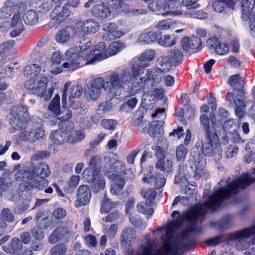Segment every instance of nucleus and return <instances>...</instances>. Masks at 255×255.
Wrapping results in <instances>:
<instances>
[{"mask_svg":"<svg viewBox=\"0 0 255 255\" xmlns=\"http://www.w3.org/2000/svg\"><path fill=\"white\" fill-rule=\"evenodd\" d=\"M200 121L203 127L205 141L193 148L192 155L195 162H200L203 154L207 156H214L215 160H219L222 157V149L220 142L219 137L217 136V131L221 128V126L209 127L208 117L203 114L200 116Z\"/></svg>","mask_w":255,"mask_h":255,"instance_id":"1","label":"nucleus"},{"mask_svg":"<svg viewBox=\"0 0 255 255\" xmlns=\"http://www.w3.org/2000/svg\"><path fill=\"white\" fill-rule=\"evenodd\" d=\"M230 179V177L221 179L218 183L220 187L215 190L223 203L225 200L235 198L241 191L255 183V177L249 172L243 173L236 179Z\"/></svg>","mask_w":255,"mask_h":255,"instance_id":"2","label":"nucleus"},{"mask_svg":"<svg viewBox=\"0 0 255 255\" xmlns=\"http://www.w3.org/2000/svg\"><path fill=\"white\" fill-rule=\"evenodd\" d=\"M51 171L48 165L44 162H40L36 164H32L29 168V171L25 174H28L26 180L22 176L24 181L23 188L25 191H30L34 188L42 190L46 187L49 181L45 178L48 177Z\"/></svg>","mask_w":255,"mask_h":255,"instance_id":"3","label":"nucleus"},{"mask_svg":"<svg viewBox=\"0 0 255 255\" xmlns=\"http://www.w3.org/2000/svg\"><path fill=\"white\" fill-rule=\"evenodd\" d=\"M223 205V201L216 191H214L203 203L195 204L186 211L189 222L195 225L200 219L207 215L208 211L214 213L219 210Z\"/></svg>","mask_w":255,"mask_h":255,"instance_id":"4","label":"nucleus"},{"mask_svg":"<svg viewBox=\"0 0 255 255\" xmlns=\"http://www.w3.org/2000/svg\"><path fill=\"white\" fill-rule=\"evenodd\" d=\"M127 168L125 164L122 161H116L111 166V170L104 173L110 179L113 181L110 188L112 194L119 195L126 184V180L123 175L126 174Z\"/></svg>","mask_w":255,"mask_h":255,"instance_id":"5","label":"nucleus"},{"mask_svg":"<svg viewBox=\"0 0 255 255\" xmlns=\"http://www.w3.org/2000/svg\"><path fill=\"white\" fill-rule=\"evenodd\" d=\"M48 79L46 77H42L40 79H31L27 80L24 83V87L29 91V93L35 95L38 97H43L48 101L52 97L56 86V83L52 84V86L46 92L47 84Z\"/></svg>","mask_w":255,"mask_h":255,"instance_id":"6","label":"nucleus"},{"mask_svg":"<svg viewBox=\"0 0 255 255\" xmlns=\"http://www.w3.org/2000/svg\"><path fill=\"white\" fill-rule=\"evenodd\" d=\"M83 42H80L79 45L80 52H74L72 49L67 50L65 52L66 62H64L62 66L71 71H74L85 65L89 64L90 56L87 55L85 50L83 49Z\"/></svg>","mask_w":255,"mask_h":255,"instance_id":"7","label":"nucleus"},{"mask_svg":"<svg viewBox=\"0 0 255 255\" xmlns=\"http://www.w3.org/2000/svg\"><path fill=\"white\" fill-rule=\"evenodd\" d=\"M129 82V71L124 68L121 73L113 72L108 76L105 86V91L112 96H117L118 92L124 89V85Z\"/></svg>","mask_w":255,"mask_h":255,"instance_id":"8","label":"nucleus"},{"mask_svg":"<svg viewBox=\"0 0 255 255\" xmlns=\"http://www.w3.org/2000/svg\"><path fill=\"white\" fill-rule=\"evenodd\" d=\"M10 115V124L13 128L19 130L26 129L31 121L34 120L31 119L27 108L21 105L12 107Z\"/></svg>","mask_w":255,"mask_h":255,"instance_id":"9","label":"nucleus"},{"mask_svg":"<svg viewBox=\"0 0 255 255\" xmlns=\"http://www.w3.org/2000/svg\"><path fill=\"white\" fill-rule=\"evenodd\" d=\"M71 117V111L67 110L66 114L59 118L62 122H64L62 128L58 130H55L50 135V138L54 143L61 145L66 142H69V137L68 128H69V129H73L74 128L73 123L68 122Z\"/></svg>","mask_w":255,"mask_h":255,"instance_id":"10","label":"nucleus"},{"mask_svg":"<svg viewBox=\"0 0 255 255\" xmlns=\"http://www.w3.org/2000/svg\"><path fill=\"white\" fill-rule=\"evenodd\" d=\"M83 176L85 180L90 184L94 193H98L100 190L105 188V179L100 174V170H94L91 168H86L83 172Z\"/></svg>","mask_w":255,"mask_h":255,"instance_id":"11","label":"nucleus"},{"mask_svg":"<svg viewBox=\"0 0 255 255\" xmlns=\"http://www.w3.org/2000/svg\"><path fill=\"white\" fill-rule=\"evenodd\" d=\"M91 44V42L90 40L86 43H83V49L85 50L87 55L90 56V63L105 59L110 56L105 42H101L98 43L93 51L90 48Z\"/></svg>","mask_w":255,"mask_h":255,"instance_id":"12","label":"nucleus"},{"mask_svg":"<svg viewBox=\"0 0 255 255\" xmlns=\"http://www.w3.org/2000/svg\"><path fill=\"white\" fill-rule=\"evenodd\" d=\"M140 193L145 200V203L143 202L139 203L137 205V210L139 212L150 218L154 213L153 208L150 206L154 203L156 196V191L153 188H149L145 191L141 190Z\"/></svg>","mask_w":255,"mask_h":255,"instance_id":"13","label":"nucleus"},{"mask_svg":"<svg viewBox=\"0 0 255 255\" xmlns=\"http://www.w3.org/2000/svg\"><path fill=\"white\" fill-rule=\"evenodd\" d=\"M80 4V0H71L70 3H66L62 7L57 5L50 13V17L59 23L69 17L71 13L70 6L77 7Z\"/></svg>","mask_w":255,"mask_h":255,"instance_id":"14","label":"nucleus"},{"mask_svg":"<svg viewBox=\"0 0 255 255\" xmlns=\"http://www.w3.org/2000/svg\"><path fill=\"white\" fill-rule=\"evenodd\" d=\"M102 89L105 90V81L102 77H97L87 84L85 93L88 98L96 101L100 97Z\"/></svg>","mask_w":255,"mask_h":255,"instance_id":"15","label":"nucleus"},{"mask_svg":"<svg viewBox=\"0 0 255 255\" xmlns=\"http://www.w3.org/2000/svg\"><path fill=\"white\" fill-rule=\"evenodd\" d=\"M201 39L197 36L184 37L181 41V47L185 53H196L201 49Z\"/></svg>","mask_w":255,"mask_h":255,"instance_id":"16","label":"nucleus"},{"mask_svg":"<svg viewBox=\"0 0 255 255\" xmlns=\"http://www.w3.org/2000/svg\"><path fill=\"white\" fill-rule=\"evenodd\" d=\"M91 190L88 185H81L77 189L76 199L74 201V206L78 208L88 205L91 198Z\"/></svg>","mask_w":255,"mask_h":255,"instance_id":"17","label":"nucleus"},{"mask_svg":"<svg viewBox=\"0 0 255 255\" xmlns=\"http://www.w3.org/2000/svg\"><path fill=\"white\" fill-rule=\"evenodd\" d=\"M75 26L83 33L81 34L83 37L88 33H95L100 28L99 23L93 19L78 21L75 23Z\"/></svg>","mask_w":255,"mask_h":255,"instance_id":"18","label":"nucleus"},{"mask_svg":"<svg viewBox=\"0 0 255 255\" xmlns=\"http://www.w3.org/2000/svg\"><path fill=\"white\" fill-rule=\"evenodd\" d=\"M226 99L229 102V107H235V113L239 118H242L244 116V112L246 105L244 100L235 98L233 93H228L226 96Z\"/></svg>","mask_w":255,"mask_h":255,"instance_id":"19","label":"nucleus"},{"mask_svg":"<svg viewBox=\"0 0 255 255\" xmlns=\"http://www.w3.org/2000/svg\"><path fill=\"white\" fill-rule=\"evenodd\" d=\"M142 181L145 183L153 184L156 189L162 188L166 183V179L162 174L156 173L153 176L151 170L144 173Z\"/></svg>","mask_w":255,"mask_h":255,"instance_id":"20","label":"nucleus"},{"mask_svg":"<svg viewBox=\"0 0 255 255\" xmlns=\"http://www.w3.org/2000/svg\"><path fill=\"white\" fill-rule=\"evenodd\" d=\"M206 45L210 49H214L215 53L219 55H226L229 52L228 45L221 42L216 36L209 38L206 41Z\"/></svg>","mask_w":255,"mask_h":255,"instance_id":"21","label":"nucleus"},{"mask_svg":"<svg viewBox=\"0 0 255 255\" xmlns=\"http://www.w3.org/2000/svg\"><path fill=\"white\" fill-rule=\"evenodd\" d=\"M164 122L162 121H156L151 122L147 129V133L153 138L159 139L164 134L163 126Z\"/></svg>","mask_w":255,"mask_h":255,"instance_id":"22","label":"nucleus"},{"mask_svg":"<svg viewBox=\"0 0 255 255\" xmlns=\"http://www.w3.org/2000/svg\"><path fill=\"white\" fill-rule=\"evenodd\" d=\"M23 246L18 238H12L9 244L2 247L3 251L12 255H19V253L22 250Z\"/></svg>","mask_w":255,"mask_h":255,"instance_id":"23","label":"nucleus"},{"mask_svg":"<svg viewBox=\"0 0 255 255\" xmlns=\"http://www.w3.org/2000/svg\"><path fill=\"white\" fill-rule=\"evenodd\" d=\"M254 235H255V225L250 228H245L228 234L226 240L236 241L241 239H248Z\"/></svg>","mask_w":255,"mask_h":255,"instance_id":"24","label":"nucleus"},{"mask_svg":"<svg viewBox=\"0 0 255 255\" xmlns=\"http://www.w3.org/2000/svg\"><path fill=\"white\" fill-rule=\"evenodd\" d=\"M76 27L73 25H68L64 29L59 31L56 35V40L57 42L64 43L75 35Z\"/></svg>","mask_w":255,"mask_h":255,"instance_id":"25","label":"nucleus"},{"mask_svg":"<svg viewBox=\"0 0 255 255\" xmlns=\"http://www.w3.org/2000/svg\"><path fill=\"white\" fill-rule=\"evenodd\" d=\"M164 71L158 67L147 69L146 71L145 80L147 83L151 80L155 83H159L163 77Z\"/></svg>","mask_w":255,"mask_h":255,"instance_id":"26","label":"nucleus"},{"mask_svg":"<svg viewBox=\"0 0 255 255\" xmlns=\"http://www.w3.org/2000/svg\"><path fill=\"white\" fill-rule=\"evenodd\" d=\"M145 67H147L146 64L141 63V60L139 59H134L130 70L126 68L129 71V80L138 77L141 71H143Z\"/></svg>","mask_w":255,"mask_h":255,"instance_id":"27","label":"nucleus"},{"mask_svg":"<svg viewBox=\"0 0 255 255\" xmlns=\"http://www.w3.org/2000/svg\"><path fill=\"white\" fill-rule=\"evenodd\" d=\"M92 14L98 19H105L111 14L109 6L104 4L94 5L91 9Z\"/></svg>","mask_w":255,"mask_h":255,"instance_id":"28","label":"nucleus"},{"mask_svg":"<svg viewBox=\"0 0 255 255\" xmlns=\"http://www.w3.org/2000/svg\"><path fill=\"white\" fill-rule=\"evenodd\" d=\"M161 34V32L144 31L139 36L138 40L143 44H151L158 42V38Z\"/></svg>","mask_w":255,"mask_h":255,"instance_id":"29","label":"nucleus"},{"mask_svg":"<svg viewBox=\"0 0 255 255\" xmlns=\"http://www.w3.org/2000/svg\"><path fill=\"white\" fill-rule=\"evenodd\" d=\"M147 84L145 77H142L140 78L139 81L134 80L131 83L130 87L128 86L127 91L128 92L129 97H131L139 92L141 89L144 90Z\"/></svg>","mask_w":255,"mask_h":255,"instance_id":"30","label":"nucleus"},{"mask_svg":"<svg viewBox=\"0 0 255 255\" xmlns=\"http://www.w3.org/2000/svg\"><path fill=\"white\" fill-rule=\"evenodd\" d=\"M68 233L67 227H57L49 236L48 242L50 244H55L60 241Z\"/></svg>","mask_w":255,"mask_h":255,"instance_id":"31","label":"nucleus"},{"mask_svg":"<svg viewBox=\"0 0 255 255\" xmlns=\"http://www.w3.org/2000/svg\"><path fill=\"white\" fill-rule=\"evenodd\" d=\"M235 3L234 0H215L213 3L212 7L215 11L221 13L225 11L226 8H234Z\"/></svg>","mask_w":255,"mask_h":255,"instance_id":"32","label":"nucleus"},{"mask_svg":"<svg viewBox=\"0 0 255 255\" xmlns=\"http://www.w3.org/2000/svg\"><path fill=\"white\" fill-rule=\"evenodd\" d=\"M211 124H209V127L213 128V126H221V128L217 131V136L219 137V133L221 130L224 129L225 130H229L233 126L235 125V122L233 119H229L225 121L223 125L219 121H216L215 117L213 116L210 118Z\"/></svg>","mask_w":255,"mask_h":255,"instance_id":"33","label":"nucleus"},{"mask_svg":"<svg viewBox=\"0 0 255 255\" xmlns=\"http://www.w3.org/2000/svg\"><path fill=\"white\" fill-rule=\"evenodd\" d=\"M11 24L12 27H15V29L10 32L9 35L11 37H15L19 36L24 29L18 15H14L13 16Z\"/></svg>","mask_w":255,"mask_h":255,"instance_id":"34","label":"nucleus"},{"mask_svg":"<svg viewBox=\"0 0 255 255\" xmlns=\"http://www.w3.org/2000/svg\"><path fill=\"white\" fill-rule=\"evenodd\" d=\"M255 0H242V15L243 20L248 21L250 13L254 7Z\"/></svg>","mask_w":255,"mask_h":255,"instance_id":"35","label":"nucleus"},{"mask_svg":"<svg viewBox=\"0 0 255 255\" xmlns=\"http://www.w3.org/2000/svg\"><path fill=\"white\" fill-rule=\"evenodd\" d=\"M30 125H31L32 127V130L34 134L35 142L37 139L43 138L45 136V131L42 127L41 122H39V120L34 119V120L31 121Z\"/></svg>","mask_w":255,"mask_h":255,"instance_id":"36","label":"nucleus"},{"mask_svg":"<svg viewBox=\"0 0 255 255\" xmlns=\"http://www.w3.org/2000/svg\"><path fill=\"white\" fill-rule=\"evenodd\" d=\"M164 8L165 10H167L166 13H163V15H165L170 13L173 15H177L179 13H181V12H178L177 8L179 5L180 3L178 0H164Z\"/></svg>","mask_w":255,"mask_h":255,"instance_id":"37","label":"nucleus"},{"mask_svg":"<svg viewBox=\"0 0 255 255\" xmlns=\"http://www.w3.org/2000/svg\"><path fill=\"white\" fill-rule=\"evenodd\" d=\"M69 130V143L72 144L80 142L84 140L85 138V132L83 129L74 130L72 131V129Z\"/></svg>","mask_w":255,"mask_h":255,"instance_id":"38","label":"nucleus"},{"mask_svg":"<svg viewBox=\"0 0 255 255\" xmlns=\"http://www.w3.org/2000/svg\"><path fill=\"white\" fill-rule=\"evenodd\" d=\"M60 99V96L58 94H55L48 107V110L55 116H58L61 114Z\"/></svg>","mask_w":255,"mask_h":255,"instance_id":"39","label":"nucleus"},{"mask_svg":"<svg viewBox=\"0 0 255 255\" xmlns=\"http://www.w3.org/2000/svg\"><path fill=\"white\" fill-rule=\"evenodd\" d=\"M155 168L164 173H169L172 169V162L169 159L158 160L155 164Z\"/></svg>","mask_w":255,"mask_h":255,"instance_id":"40","label":"nucleus"},{"mask_svg":"<svg viewBox=\"0 0 255 255\" xmlns=\"http://www.w3.org/2000/svg\"><path fill=\"white\" fill-rule=\"evenodd\" d=\"M136 232L135 230L131 227H127L125 228L121 235L122 241L125 243H130L133 242L135 240Z\"/></svg>","mask_w":255,"mask_h":255,"instance_id":"41","label":"nucleus"},{"mask_svg":"<svg viewBox=\"0 0 255 255\" xmlns=\"http://www.w3.org/2000/svg\"><path fill=\"white\" fill-rule=\"evenodd\" d=\"M168 55L174 66L179 65L183 60V55L182 52L178 49L170 50Z\"/></svg>","mask_w":255,"mask_h":255,"instance_id":"42","label":"nucleus"},{"mask_svg":"<svg viewBox=\"0 0 255 255\" xmlns=\"http://www.w3.org/2000/svg\"><path fill=\"white\" fill-rule=\"evenodd\" d=\"M22 18L25 24L32 25L37 21L38 15L36 11L30 9L24 13Z\"/></svg>","mask_w":255,"mask_h":255,"instance_id":"43","label":"nucleus"},{"mask_svg":"<svg viewBox=\"0 0 255 255\" xmlns=\"http://www.w3.org/2000/svg\"><path fill=\"white\" fill-rule=\"evenodd\" d=\"M157 65L161 67V70L167 72L171 69L173 64L168 56L164 55L157 59Z\"/></svg>","mask_w":255,"mask_h":255,"instance_id":"44","label":"nucleus"},{"mask_svg":"<svg viewBox=\"0 0 255 255\" xmlns=\"http://www.w3.org/2000/svg\"><path fill=\"white\" fill-rule=\"evenodd\" d=\"M167 239L164 242V246L166 253L170 255H175L179 250V247L178 243L172 245L170 240L168 238V231H167Z\"/></svg>","mask_w":255,"mask_h":255,"instance_id":"45","label":"nucleus"},{"mask_svg":"<svg viewBox=\"0 0 255 255\" xmlns=\"http://www.w3.org/2000/svg\"><path fill=\"white\" fill-rule=\"evenodd\" d=\"M107 31L108 36L110 39H116L122 35V32L117 30V25L115 23H110L105 27Z\"/></svg>","mask_w":255,"mask_h":255,"instance_id":"46","label":"nucleus"},{"mask_svg":"<svg viewBox=\"0 0 255 255\" xmlns=\"http://www.w3.org/2000/svg\"><path fill=\"white\" fill-rule=\"evenodd\" d=\"M25 129H22L23 130L19 132L18 134V139L23 142L29 141L31 143L34 142L35 138L33 134V131L32 130V128L29 131H27Z\"/></svg>","mask_w":255,"mask_h":255,"instance_id":"47","label":"nucleus"},{"mask_svg":"<svg viewBox=\"0 0 255 255\" xmlns=\"http://www.w3.org/2000/svg\"><path fill=\"white\" fill-rule=\"evenodd\" d=\"M41 71V67L38 64H33L26 66L24 70V75L30 77L37 76Z\"/></svg>","mask_w":255,"mask_h":255,"instance_id":"48","label":"nucleus"},{"mask_svg":"<svg viewBox=\"0 0 255 255\" xmlns=\"http://www.w3.org/2000/svg\"><path fill=\"white\" fill-rule=\"evenodd\" d=\"M155 56V52L152 50H146L142 52L137 59L141 60V63L147 64V67L149 65V62L152 60Z\"/></svg>","mask_w":255,"mask_h":255,"instance_id":"49","label":"nucleus"},{"mask_svg":"<svg viewBox=\"0 0 255 255\" xmlns=\"http://www.w3.org/2000/svg\"><path fill=\"white\" fill-rule=\"evenodd\" d=\"M125 47V44L119 40L113 42L109 46L108 53L110 56L116 55Z\"/></svg>","mask_w":255,"mask_h":255,"instance_id":"50","label":"nucleus"},{"mask_svg":"<svg viewBox=\"0 0 255 255\" xmlns=\"http://www.w3.org/2000/svg\"><path fill=\"white\" fill-rule=\"evenodd\" d=\"M118 123L116 120L104 119L101 120L100 125L101 127L109 130L114 131Z\"/></svg>","mask_w":255,"mask_h":255,"instance_id":"51","label":"nucleus"},{"mask_svg":"<svg viewBox=\"0 0 255 255\" xmlns=\"http://www.w3.org/2000/svg\"><path fill=\"white\" fill-rule=\"evenodd\" d=\"M158 43L163 46L171 47L175 44L176 40L174 37H172L169 35H164L162 38L161 34L158 38Z\"/></svg>","mask_w":255,"mask_h":255,"instance_id":"52","label":"nucleus"},{"mask_svg":"<svg viewBox=\"0 0 255 255\" xmlns=\"http://www.w3.org/2000/svg\"><path fill=\"white\" fill-rule=\"evenodd\" d=\"M116 206V205L108 198L106 194H105L101 206V211L107 213Z\"/></svg>","mask_w":255,"mask_h":255,"instance_id":"53","label":"nucleus"},{"mask_svg":"<svg viewBox=\"0 0 255 255\" xmlns=\"http://www.w3.org/2000/svg\"><path fill=\"white\" fill-rule=\"evenodd\" d=\"M232 224V218L230 216H226L217 223L219 229L222 231L230 228Z\"/></svg>","mask_w":255,"mask_h":255,"instance_id":"54","label":"nucleus"},{"mask_svg":"<svg viewBox=\"0 0 255 255\" xmlns=\"http://www.w3.org/2000/svg\"><path fill=\"white\" fill-rule=\"evenodd\" d=\"M188 149L183 144L179 145L176 149V158L178 161H184L188 153Z\"/></svg>","mask_w":255,"mask_h":255,"instance_id":"55","label":"nucleus"},{"mask_svg":"<svg viewBox=\"0 0 255 255\" xmlns=\"http://www.w3.org/2000/svg\"><path fill=\"white\" fill-rule=\"evenodd\" d=\"M227 236H228V235ZM224 235H221L214 238H210L206 240L205 243L208 246H216L224 243L225 241H228L226 240L227 237H226L225 240H224Z\"/></svg>","mask_w":255,"mask_h":255,"instance_id":"56","label":"nucleus"},{"mask_svg":"<svg viewBox=\"0 0 255 255\" xmlns=\"http://www.w3.org/2000/svg\"><path fill=\"white\" fill-rule=\"evenodd\" d=\"M241 77L239 74H236L235 75H231L229 77L228 83V84L234 88L235 90L238 89V86H240Z\"/></svg>","mask_w":255,"mask_h":255,"instance_id":"57","label":"nucleus"},{"mask_svg":"<svg viewBox=\"0 0 255 255\" xmlns=\"http://www.w3.org/2000/svg\"><path fill=\"white\" fill-rule=\"evenodd\" d=\"M51 255H63L66 253L67 248L63 243H59L55 245L51 249Z\"/></svg>","mask_w":255,"mask_h":255,"instance_id":"58","label":"nucleus"},{"mask_svg":"<svg viewBox=\"0 0 255 255\" xmlns=\"http://www.w3.org/2000/svg\"><path fill=\"white\" fill-rule=\"evenodd\" d=\"M189 222V219L186 212L182 215L178 216L175 220H174L171 224L170 226L174 228H178L185 222Z\"/></svg>","mask_w":255,"mask_h":255,"instance_id":"59","label":"nucleus"},{"mask_svg":"<svg viewBox=\"0 0 255 255\" xmlns=\"http://www.w3.org/2000/svg\"><path fill=\"white\" fill-rule=\"evenodd\" d=\"M31 235L32 237L39 241H42L44 237L43 229L38 226H35L31 230Z\"/></svg>","mask_w":255,"mask_h":255,"instance_id":"60","label":"nucleus"},{"mask_svg":"<svg viewBox=\"0 0 255 255\" xmlns=\"http://www.w3.org/2000/svg\"><path fill=\"white\" fill-rule=\"evenodd\" d=\"M54 0H40L38 5L39 11L41 12L48 11L52 7Z\"/></svg>","mask_w":255,"mask_h":255,"instance_id":"61","label":"nucleus"},{"mask_svg":"<svg viewBox=\"0 0 255 255\" xmlns=\"http://www.w3.org/2000/svg\"><path fill=\"white\" fill-rule=\"evenodd\" d=\"M80 177L79 175H72L70 177L67 181L68 189L67 190H73L79 184Z\"/></svg>","mask_w":255,"mask_h":255,"instance_id":"62","label":"nucleus"},{"mask_svg":"<svg viewBox=\"0 0 255 255\" xmlns=\"http://www.w3.org/2000/svg\"><path fill=\"white\" fill-rule=\"evenodd\" d=\"M249 32L250 35L255 38V12L250 13L249 17Z\"/></svg>","mask_w":255,"mask_h":255,"instance_id":"63","label":"nucleus"},{"mask_svg":"<svg viewBox=\"0 0 255 255\" xmlns=\"http://www.w3.org/2000/svg\"><path fill=\"white\" fill-rule=\"evenodd\" d=\"M134 255H153V245L151 242H147L145 243L141 253H137Z\"/></svg>","mask_w":255,"mask_h":255,"instance_id":"64","label":"nucleus"}]
</instances>
